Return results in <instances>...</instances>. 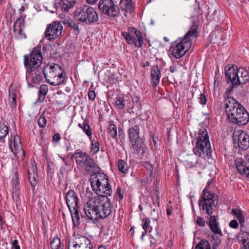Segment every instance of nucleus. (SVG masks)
Instances as JSON below:
<instances>
[{"label":"nucleus","mask_w":249,"mask_h":249,"mask_svg":"<svg viewBox=\"0 0 249 249\" xmlns=\"http://www.w3.org/2000/svg\"><path fill=\"white\" fill-rule=\"evenodd\" d=\"M193 152L195 155H188L185 160V166L192 168L197 163L196 156L202 158H210L212 151L208 132L206 129H201L196 136V146L193 148Z\"/></svg>","instance_id":"nucleus-1"},{"label":"nucleus","mask_w":249,"mask_h":249,"mask_svg":"<svg viewBox=\"0 0 249 249\" xmlns=\"http://www.w3.org/2000/svg\"><path fill=\"white\" fill-rule=\"evenodd\" d=\"M223 106L229 121L239 125H244L249 121V113L236 99L225 97Z\"/></svg>","instance_id":"nucleus-2"},{"label":"nucleus","mask_w":249,"mask_h":249,"mask_svg":"<svg viewBox=\"0 0 249 249\" xmlns=\"http://www.w3.org/2000/svg\"><path fill=\"white\" fill-rule=\"evenodd\" d=\"M225 76L227 80L231 83L230 89H227V93L230 94L232 91L234 86L245 84L249 81V74L244 68L230 67L225 72Z\"/></svg>","instance_id":"nucleus-3"},{"label":"nucleus","mask_w":249,"mask_h":249,"mask_svg":"<svg viewBox=\"0 0 249 249\" xmlns=\"http://www.w3.org/2000/svg\"><path fill=\"white\" fill-rule=\"evenodd\" d=\"M198 26H192L190 30L186 34L181 41L178 43L172 51V55L177 59L183 56L189 50L191 47L192 42L190 37L197 36Z\"/></svg>","instance_id":"nucleus-4"},{"label":"nucleus","mask_w":249,"mask_h":249,"mask_svg":"<svg viewBox=\"0 0 249 249\" xmlns=\"http://www.w3.org/2000/svg\"><path fill=\"white\" fill-rule=\"evenodd\" d=\"M93 191L98 196H107L112 193L108 178L104 174L98 173L90 179Z\"/></svg>","instance_id":"nucleus-5"},{"label":"nucleus","mask_w":249,"mask_h":249,"mask_svg":"<svg viewBox=\"0 0 249 249\" xmlns=\"http://www.w3.org/2000/svg\"><path fill=\"white\" fill-rule=\"evenodd\" d=\"M74 17L78 21L88 25L94 24L99 20L97 11L91 6L84 5L76 8Z\"/></svg>","instance_id":"nucleus-6"},{"label":"nucleus","mask_w":249,"mask_h":249,"mask_svg":"<svg viewBox=\"0 0 249 249\" xmlns=\"http://www.w3.org/2000/svg\"><path fill=\"white\" fill-rule=\"evenodd\" d=\"M64 70L58 64L47 65L43 70L44 76L48 83L53 86L63 84L65 80Z\"/></svg>","instance_id":"nucleus-7"},{"label":"nucleus","mask_w":249,"mask_h":249,"mask_svg":"<svg viewBox=\"0 0 249 249\" xmlns=\"http://www.w3.org/2000/svg\"><path fill=\"white\" fill-rule=\"evenodd\" d=\"M217 200V196L208 191L206 187L201 195L198 204L203 211H205L206 213L211 215L215 211L216 206L215 201Z\"/></svg>","instance_id":"nucleus-8"},{"label":"nucleus","mask_w":249,"mask_h":249,"mask_svg":"<svg viewBox=\"0 0 249 249\" xmlns=\"http://www.w3.org/2000/svg\"><path fill=\"white\" fill-rule=\"evenodd\" d=\"M134 122H135L134 119L129 121L131 126L127 131L129 140L133 148L138 153H143L145 145L140 138V127L138 124H134Z\"/></svg>","instance_id":"nucleus-9"},{"label":"nucleus","mask_w":249,"mask_h":249,"mask_svg":"<svg viewBox=\"0 0 249 249\" xmlns=\"http://www.w3.org/2000/svg\"><path fill=\"white\" fill-rule=\"evenodd\" d=\"M42 60L41 47L37 46L33 49L29 55L24 56V64L27 71H31L38 68L42 63Z\"/></svg>","instance_id":"nucleus-10"},{"label":"nucleus","mask_w":249,"mask_h":249,"mask_svg":"<svg viewBox=\"0 0 249 249\" xmlns=\"http://www.w3.org/2000/svg\"><path fill=\"white\" fill-rule=\"evenodd\" d=\"M98 7L101 14L110 18H115L120 15V8L113 0H100Z\"/></svg>","instance_id":"nucleus-11"},{"label":"nucleus","mask_w":249,"mask_h":249,"mask_svg":"<svg viewBox=\"0 0 249 249\" xmlns=\"http://www.w3.org/2000/svg\"><path fill=\"white\" fill-rule=\"evenodd\" d=\"M125 40L128 44H134L135 46L140 48L142 46L143 39L142 33L135 28H129L128 32L122 33Z\"/></svg>","instance_id":"nucleus-12"},{"label":"nucleus","mask_w":249,"mask_h":249,"mask_svg":"<svg viewBox=\"0 0 249 249\" xmlns=\"http://www.w3.org/2000/svg\"><path fill=\"white\" fill-rule=\"evenodd\" d=\"M98 202V216L100 218H105L110 214L112 210V205L107 196H97Z\"/></svg>","instance_id":"nucleus-13"},{"label":"nucleus","mask_w":249,"mask_h":249,"mask_svg":"<svg viewBox=\"0 0 249 249\" xmlns=\"http://www.w3.org/2000/svg\"><path fill=\"white\" fill-rule=\"evenodd\" d=\"M98 202L96 197L89 199L85 205L84 210L86 216L89 220L95 223L97 220L99 219L98 211Z\"/></svg>","instance_id":"nucleus-14"},{"label":"nucleus","mask_w":249,"mask_h":249,"mask_svg":"<svg viewBox=\"0 0 249 249\" xmlns=\"http://www.w3.org/2000/svg\"><path fill=\"white\" fill-rule=\"evenodd\" d=\"M62 30L61 23L57 21H53L48 25L45 32V37L50 41L54 40L61 35Z\"/></svg>","instance_id":"nucleus-15"},{"label":"nucleus","mask_w":249,"mask_h":249,"mask_svg":"<svg viewBox=\"0 0 249 249\" xmlns=\"http://www.w3.org/2000/svg\"><path fill=\"white\" fill-rule=\"evenodd\" d=\"M43 70L40 68L33 69L27 71L26 77L29 87H33L31 84H39L42 80V72Z\"/></svg>","instance_id":"nucleus-16"},{"label":"nucleus","mask_w":249,"mask_h":249,"mask_svg":"<svg viewBox=\"0 0 249 249\" xmlns=\"http://www.w3.org/2000/svg\"><path fill=\"white\" fill-rule=\"evenodd\" d=\"M90 241L86 237L82 236L75 242H70L68 249H92Z\"/></svg>","instance_id":"nucleus-17"},{"label":"nucleus","mask_w":249,"mask_h":249,"mask_svg":"<svg viewBox=\"0 0 249 249\" xmlns=\"http://www.w3.org/2000/svg\"><path fill=\"white\" fill-rule=\"evenodd\" d=\"M65 198L70 212H72V210L78 209V198L73 190H69L66 195Z\"/></svg>","instance_id":"nucleus-18"},{"label":"nucleus","mask_w":249,"mask_h":249,"mask_svg":"<svg viewBox=\"0 0 249 249\" xmlns=\"http://www.w3.org/2000/svg\"><path fill=\"white\" fill-rule=\"evenodd\" d=\"M233 141L235 144H237L238 146L244 150L249 147V136L244 132L234 136Z\"/></svg>","instance_id":"nucleus-19"},{"label":"nucleus","mask_w":249,"mask_h":249,"mask_svg":"<svg viewBox=\"0 0 249 249\" xmlns=\"http://www.w3.org/2000/svg\"><path fill=\"white\" fill-rule=\"evenodd\" d=\"M89 157L90 156L87 153L79 150L76 151L71 156L72 158L75 160L77 164L82 168L87 164V161Z\"/></svg>","instance_id":"nucleus-20"},{"label":"nucleus","mask_w":249,"mask_h":249,"mask_svg":"<svg viewBox=\"0 0 249 249\" xmlns=\"http://www.w3.org/2000/svg\"><path fill=\"white\" fill-rule=\"evenodd\" d=\"M12 141L9 143V146L11 151L15 154L21 153L24 157L25 151L23 150L20 138L18 136L16 135L14 138V148L12 145Z\"/></svg>","instance_id":"nucleus-21"},{"label":"nucleus","mask_w":249,"mask_h":249,"mask_svg":"<svg viewBox=\"0 0 249 249\" xmlns=\"http://www.w3.org/2000/svg\"><path fill=\"white\" fill-rule=\"evenodd\" d=\"M160 77L161 72L158 66H152L150 70V81L154 87L159 84Z\"/></svg>","instance_id":"nucleus-22"},{"label":"nucleus","mask_w":249,"mask_h":249,"mask_svg":"<svg viewBox=\"0 0 249 249\" xmlns=\"http://www.w3.org/2000/svg\"><path fill=\"white\" fill-rule=\"evenodd\" d=\"M208 225L211 230L215 234L218 235L220 236H223L221 230L218 225V218L217 216L211 215Z\"/></svg>","instance_id":"nucleus-23"},{"label":"nucleus","mask_w":249,"mask_h":249,"mask_svg":"<svg viewBox=\"0 0 249 249\" xmlns=\"http://www.w3.org/2000/svg\"><path fill=\"white\" fill-rule=\"evenodd\" d=\"M28 179L33 187L35 186L38 180V176L37 174V168L36 165L32 166L28 171Z\"/></svg>","instance_id":"nucleus-24"},{"label":"nucleus","mask_w":249,"mask_h":249,"mask_svg":"<svg viewBox=\"0 0 249 249\" xmlns=\"http://www.w3.org/2000/svg\"><path fill=\"white\" fill-rule=\"evenodd\" d=\"M235 163L239 173L249 178V166H247L246 163L244 162L241 159L235 160Z\"/></svg>","instance_id":"nucleus-25"},{"label":"nucleus","mask_w":249,"mask_h":249,"mask_svg":"<svg viewBox=\"0 0 249 249\" xmlns=\"http://www.w3.org/2000/svg\"><path fill=\"white\" fill-rule=\"evenodd\" d=\"M76 3L77 0H60L59 6L63 12H67L73 8Z\"/></svg>","instance_id":"nucleus-26"},{"label":"nucleus","mask_w":249,"mask_h":249,"mask_svg":"<svg viewBox=\"0 0 249 249\" xmlns=\"http://www.w3.org/2000/svg\"><path fill=\"white\" fill-rule=\"evenodd\" d=\"M120 6L122 11L126 12L132 13L134 10V4L132 0H121Z\"/></svg>","instance_id":"nucleus-27"},{"label":"nucleus","mask_w":249,"mask_h":249,"mask_svg":"<svg viewBox=\"0 0 249 249\" xmlns=\"http://www.w3.org/2000/svg\"><path fill=\"white\" fill-rule=\"evenodd\" d=\"M87 172L92 173L98 172L99 167L93 159L90 156L87 161V164L85 165L83 168Z\"/></svg>","instance_id":"nucleus-28"},{"label":"nucleus","mask_w":249,"mask_h":249,"mask_svg":"<svg viewBox=\"0 0 249 249\" xmlns=\"http://www.w3.org/2000/svg\"><path fill=\"white\" fill-rule=\"evenodd\" d=\"M239 238L242 242L244 247L249 245V232L244 231V227H241V231L239 233Z\"/></svg>","instance_id":"nucleus-29"},{"label":"nucleus","mask_w":249,"mask_h":249,"mask_svg":"<svg viewBox=\"0 0 249 249\" xmlns=\"http://www.w3.org/2000/svg\"><path fill=\"white\" fill-rule=\"evenodd\" d=\"M231 213L235 215L238 220L240 226L242 227H244L245 218L242 211L239 209H233L231 210Z\"/></svg>","instance_id":"nucleus-30"},{"label":"nucleus","mask_w":249,"mask_h":249,"mask_svg":"<svg viewBox=\"0 0 249 249\" xmlns=\"http://www.w3.org/2000/svg\"><path fill=\"white\" fill-rule=\"evenodd\" d=\"M16 90L10 87L9 90V103L12 108L14 107L16 105Z\"/></svg>","instance_id":"nucleus-31"},{"label":"nucleus","mask_w":249,"mask_h":249,"mask_svg":"<svg viewBox=\"0 0 249 249\" xmlns=\"http://www.w3.org/2000/svg\"><path fill=\"white\" fill-rule=\"evenodd\" d=\"M48 91V88L46 85H42L39 88L38 92V98L37 101L39 102H42L45 98L46 95L47 94Z\"/></svg>","instance_id":"nucleus-32"},{"label":"nucleus","mask_w":249,"mask_h":249,"mask_svg":"<svg viewBox=\"0 0 249 249\" xmlns=\"http://www.w3.org/2000/svg\"><path fill=\"white\" fill-rule=\"evenodd\" d=\"M78 126L81 128L86 133L87 136L91 140L92 137V132L91 128L88 123L86 121H84L83 124L79 123Z\"/></svg>","instance_id":"nucleus-33"},{"label":"nucleus","mask_w":249,"mask_h":249,"mask_svg":"<svg viewBox=\"0 0 249 249\" xmlns=\"http://www.w3.org/2000/svg\"><path fill=\"white\" fill-rule=\"evenodd\" d=\"M78 209L72 210V212H71L73 223L75 226H78L80 224V222H82V220L81 221V218L80 217Z\"/></svg>","instance_id":"nucleus-34"},{"label":"nucleus","mask_w":249,"mask_h":249,"mask_svg":"<svg viewBox=\"0 0 249 249\" xmlns=\"http://www.w3.org/2000/svg\"><path fill=\"white\" fill-rule=\"evenodd\" d=\"M160 233L158 228L156 229L155 231L152 232L150 234V244L151 245H155L160 241Z\"/></svg>","instance_id":"nucleus-35"},{"label":"nucleus","mask_w":249,"mask_h":249,"mask_svg":"<svg viewBox=\"0 0 249 249\" xmlns=\"http://www.w3.org/2000/svg\"><path fill=\"white\" fill-rule=\"evenodd\" d=\"M118 168L120 172L124 174L127 173L129 166L123 160H119L118 161Z\"/></svg>","instance_id":"nucleus-36"},{"label":"nucleus","mask_w":249,"mask_h":249,"mask_svg":"<svg viewBox=\"0 0 249 249\" xmlns=\"http://www.w3.org/2000/svg\"><path fill=\"white\" fill-rule=\"evenodd\" d=\"M51 247L52 249H63L61 246V241L58 237H55L53 238H51Z\"/></svg>","instance_id":"nucleus-37"},{"label":"nucleus","mask_w":249,"mask_h":249,"mask_svg":"<svg viewBox=\"0 0 249 249\" xmlns=\"http://www.w3.org/2000/svg\"><path fill=\"white\" fill-rule=\"evenodd\" d=\"M107 132L112 138H115L117 135V127L114 124H110L107 127Z\"/></svg>","instance_id":"nucleus-38"},{"label":"nucleus","mask_w":249,"mask_h":249,"mask_svg":"<svg viewBox=\"0 0 249 249\" xmlns=\"http://www.w3.org/2000/svg\"><path fill=\"white\" fill-rule=\"evenodd\" d=\"M195 249H211V248L208 241L203 239L196 245Z\"/></svg>","instance_id":"nucleus-39"},{"label":"nucleus","mask_w":249,"mask_h":249,"mask_svg":"<svg viewBox=\"0 0 249 249\" xmlns=\"http://www.w3.org/2000/svg\"><path fill=\"white\" fill-rule=\"evenodd\" d=\"M23 28H13L14 33L17 38L18 39L25 38L26 35L22 32Z\"/></svg>","instance_id":"nucleus-40"},{"label":"nucleus","mask_w":249,"mask_h":249,"mask_svg":"<svg viewBox=\"0 0 249 249\" xmlns=\"http://www.w3.org/2000/svg\"><path fill=\"white\" fill-rule=\"evenodd\" d=\"M25 25V20L23 17H20L18 18L14 24L13 28H23Z\"/></svg>","instance_id":"nucleus-41"},{"label":"nucleus","mask_w":249,"mask_h":249,"mask_svg":"<svg viewBox=\"0 0 249 249\" xmlns=\"http://www.w3.org/2000/svg\"><path fill=\"white\" fill-rule=\"evenodd\" d=\"M211 237L213 249H216L221 244V240L216 235H213Z\"/></svg>","instance_id":"nucleus-42"},{"label":"nucleus","mask_w":249,"mask_h":249,"mask_svg":"<svg viewBox=\"0 0 249 249\" xmlns=\"http://www.w3.org/2000/svg\"><path fill=\"white\" fill-rule=\"evenodd\" d=\"M115 104L118 108L121 109H124L125 106L124 97H118L116 99Z\"/></svg>","instance_id":"nucleus-43"},{"label":"nucleus","mask_w":249,"mask_h":249,"mask_svg":"<svg viewBox=\"0 0 249 249\" xmlns=\"http://www.w3.org/2000/svg\"><path fill=\"white\" fill-rule=\"evenodd\" d=\"M8 133V128L7 126L2 125L0 126V140L4 138Z\"/></svg>","instance_id":"nucleus-44"},{"label":"nucleus","mask_w":249,"mask_h":249,"mask_svg":"<svg viewBox=\"0 0 249 249\" xmlns=\"http://www.w3.org/2000/svg\"><path fill=\"white\" fill-rule=\"evenodd\" d=\"M143 166L147 169V171H149V175L150 178L153 176V167L152 164H151L149 162H145L143 163Z\"/></svg>","instance_id":"nucleus-45"},{"label":"nucleus","mask_w":249,"mask_h":249,"mask_svg":"<svg viewBox=\"0 0 249 249\" xmlns=\"http://www.w3.org/2000/svg\"><path fill=\"white\" fill-rule=\"evenodd\" d=\"M38 124L40 127H44L46 124V119L45 117L40 116L37 121Z\"/></svg>","instance_id":"nucleus-46"},{"label":"nucleus","mask_w":249,"mask_h":249,"mask_svg":"<svg viewBox=\"0 0 249 249\" xmlns=\"http://www.w3.org/2000/svg\"><path fill=\"white\" fill-rule=\"evenodd\" d=\"M91 149L95 153L97 152L99 150V143L97 141H91Z\"/></svg>","instance_id":"nucleus-47"},{"label":"nucleus","mask_w":249,"mask_h":249,"mask_svg":"<svg viewBox=\"0 0 249 249\" xmlns=\"http://www.w3.org/2000/svg\"><path fill=\"white\" fill-rule=\"evenodd\" d=\"M66 23H67L69 25V26L71 27V28L75 30H79L78 25L73 21L71 20H68L67 22H66Z\"/></svg>","instance_id":"nucleus-48"},{"label":"nucleus","mask_w":249,"mask_h":249,"mask_svg":"<svg viewBox=\"0 0 249 249\" xmlns=\"http://www.w3.org/2000/svg\"><path fill=\"white\" fill-rule=\"evenodd\" d=\"M142 221H143V223L142 225V227L143 229L145 231H148L147 229H148V228L149 227V224H150L149 219H148L147 218H145L142 220Z\"/></svg>","instance_id":"nucleus-49"},{"label":"nucleus","mask_w":249,"mask_h":249,"mask_svg":"<svg viewBox=\"0 0 249 249\" xmlns=\"http://www.w3.org/2000/svg\"><path fill=\"white\" fill-rule=\"evenodd\" d=\"M132 100L133 102V103H135L136 107L138 108H141V104L139 103V97L134 95L132 97Z\"/></svg>","instance_id":"nucleus-50"},{"label":"nucleus","mask_w":249,"mask_h":249,"mask_svg":"<svg viewBox=\"0 0 249 249\" xmlns=\"http://www.w3.org/2000/svg\"><path fill=\"white\" fill-rule=\"evenodd\" d=\"M199 103L202 105H204L206 104L207 98L204 94H200V97H199Z\"/></svg>","instance_id":"nucleus-51"},{"label":"nucleus","mask_w":249,"mask_h":249,"mask_svg":"<svg viewBox=\"0 0 249 249\" xmlns=\"http://www.w3.org/2000/svg\"><path fill=\"white\" fill-rule=\"evenodd\" d=\"M229 226L232 228L237 229L238 227L239 224L237 220L233 219L230 222Z\"/></svg>","instance_id":"nucleus-52"},{"label":"nucleus","mask_w":249,"mask_h":249,"mask_svg":"<svg viewBox=\"0 0 249 249\" xmlns=\"http://www.w3.org/2000/svg\"><path fill=\"white\" fill-rule=\"evenodd\" d=\"M196 223L199 226L203 227L205 225V221L202 217H198L196 220Z\"/></svg>","instance_id":"nucleus-53"},{"label":"nucleus","mask_w":249,"mask_h":249,"mask_svg":"<svg viewBox=\"0 0 249 249\" xmlns=\"http://www.w3.org/2000/svg\"><path fill=\"white\" fill-rule=\"evenodd\" d=\"M18 240L15 239L12 242V249H20V246L18 245Z\"/></svg>","instance_id":"nucleus-54"},{"label":"nucleus","mask_w":249,"mask_h":249,"mask_svg":"<svg viewBox=\"0 0 249 249\" xmlns=\"http://www.w3.org/2000/svg\"><path fill=\"white\" fill-rule=\"evenodd\" d=\"M116 194L117 195H118L120 200H121L123 199V198L124 197V195H123V193L122 192L121 188L119 186H118L117 188Z\"/></svg>","instance_id":"nucleus-55"},{"label":"nucleus","mask_w":249,"mask_h":249,"mask_svg":"<svg viewBox=\"0 0 249 249\" xmlns=\"http://www.w3.org/2000/svg\"><path fill=\"white\" fill-rule=\"evenodd\" d=\"M89 98L91 100H94L96 97V94L93 90H89L88 93Z\"/></svg>","instance_id":"nucleus-56"},{"label":"nucleus","mask_w":249,"mask_h":249,"mask_svg":"<svg viewBox=\"0 0 249 249\" xmlns=\"http://www.w3.org/2000/svg\"><path fill=\"white\" fill-rule=\"evenodd\" d=\"M53 141H57V142L59 141V140H60V134H58V133H56V134H55L53 136Z\"/></svg>","instance_id":"nucleus-57"},{"label":"nucleus","mask_w":249,"mask_h":249,"mask_svg":"<svg viewBox=\"0 0 249 249\" xmlns=\"http://www.w3.org/2000/svg\"><path fill=\"white\" fill-rule=\"evenodd\" d=\"M172 207L171 206H167V209H166L167 214L168 215H170L172 213Z\"/></svg>","instance_id":"nucleus-58"},{"label":"nucleus","mask_w":249,"mask_h":249,"mask_svg":"<svg viewBox=\"0 0 249 249\" xmlns=\"http://www.w3.org/2000/svg\"><path fill=\"white\" fill-rule=\"evenodd\" d=\"M97 1L98 0H86L87 3L90 4H93Z\"/></svg>","instance_id":"nucleus-59"},{"label":"nucleus","mask_w":249,"mask_h":249,"mask_svg":"<svg viewBox=\"0 0 249 249\" xmlns=\"http://www.w3.org/2000/svg\"><path fill=\"white\" fill-rule=\"evenodd\" d=\"M170 71L171 72L173 73L176 70V67L175 66H172L171 67H170Z\"/></svg>","instance_id":"nucleus-60"},{"label":"nucleus","mask_w":249,"mask_h":249,"mask_svg":"<svg viewBox=\"0 0 249 249\" xmlns=\"http://www.w3.org/2000/svg\"><path fill=\"white\" fill-rule=\"evenodd\" d=\"M149 65H150L149 62L148 61H146L143 64V67H147V66H149Z\"/></svg>","instance_id":"nucleus-61"},{"label":"nucleus","mask_w":249,"mask_h":249,"mask_svg":"<svg viewBox=\"0 0 249 249\" xmlns=\"http://www.w3.org/2000/svg\"><path fill=\"white\" fill-rule=\"evenodd\" d=\"M147 232V231H145V232H142V236H141V239L142 240L143 239V237L146 235Z\"/></svg>","instance_id":"nucleus-62"},{"label":"nucleus","mask_w":249,"mask_h":249,"mask_svg":"<svg viewBox=\"0 0 249 249\" xmlns=\"http://www.w3.org/2000/svg\"><path fill=\"white\" fill-rule=\"evenodd\" d=\"M123 133V131L121 129H119L118 133L119 136H121V134Z\"/></svg>","instance_id":"nucleus-63"},{"label":"nucleus","mask_w":249,"mask_h":249,"mask_svg":"<svg viewBox=\"0 0 249 249\" xmlns=\"http://www.w3.org/2000/svg\"><path fill=\"white\" fill-rule=\"evenodd\" d=\"M98 249H106L105 247L101 246L99 247Z\"/></svg>","instance_id":"nucleus-64"}]
</instances>
